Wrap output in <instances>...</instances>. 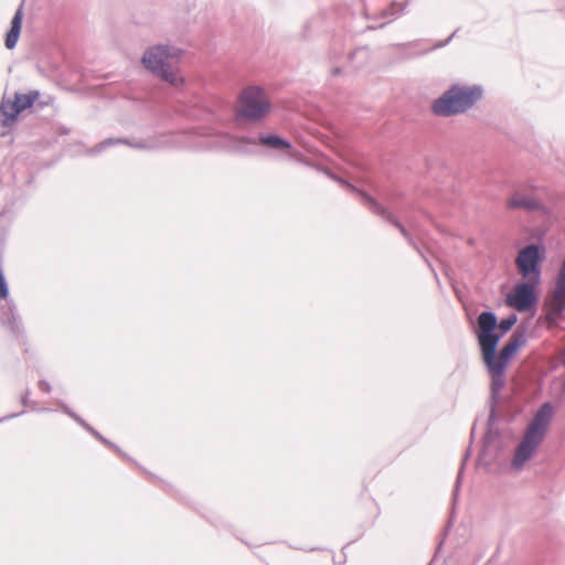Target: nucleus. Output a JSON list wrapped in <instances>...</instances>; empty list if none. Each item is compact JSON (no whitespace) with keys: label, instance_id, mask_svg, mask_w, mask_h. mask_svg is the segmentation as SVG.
Here are the masks:
<instances>
[{"label":"nucleus","instance_id":"8","mask_svg":"<svg viewBox=\"0 0 565 565\" xmlns=\"http://www.w3.org/2000/svg\"><path fill=\"white\" fill-rule=\"evenodd\" d=\"M540 284L525 279L516 284L513 290L507 295V305L520 312L527 311L537 301L536 289Z\"/></svg>","mask_w":565,"mask_h":565},{"label":"nucleus","instance_id":"5","mask_svg":"<svg viewBox=\"0 0 565 565\" xmlns=\"http://www.w3.org/2000/svg\"><path fill=\"white\" fill-rule=\"evenodd\" d=\"M480 87L452 86L433 104V113L437 116H452L469 109L480 97Z\"/></svg>","mask_w":565,"mask_h":565},{"label":"nucleus","instance_id":"21","mask_svg":"<svg viewBox=\"0 0 565 565\" xmlns=\"http://www.w3.org/2000/svg\"><path fill=\"white\" fill-rule=\"evenodd\" d=\"M120 140H116V142H119ZM115 143V140L113 139H108L106 141H104L102 145H100V148H104L105 146H108V145H113Z\"/></svg>","mask_w":565,"mask_h":565},{"label":"nucleus","instance_id":"17","mask_svg":"<svg viewBox=\"0 0 565 565\" xmlns=\"http://www.w3.org/2000/svg\"><path fill=\"white\" fill-rule=\"evenodd\" d=\"M516 315L512 313L509 317L502 319L499 323L497 322V327L500 329L501 335L510 331L516 323Z\"/></svg>","mask_w":565,"mask_h":565},{"label":"nucleus","instance_id":"6","mask_svg":"<svg viewBox=\"0 0 565 565\" xmlns=\"http://www.w3.org/2000/svg\"><path fill=\"white\" fill-rule=\"evenodd\" d=\"M544 250L536 244H531L519 250L515 258L518 273L525 280L541 282Z\"/></svg>","mask_w":565,"mask_h":565},{"label":"nucleus","instance_id":"20","mask_svg":"<svg viewBox=\"0 0 565 565\" xmlns=\"http://www.w3.org/2000/svg\"><path fill=\"white\" fill-rule=\"evenodd\" d=\"M39 387H40V390H42L43 392H46V393H49L51 391L50 384L45 381H41L39 383Z\"/></svg>","mask_w":565,"mask_h":565},{"label":"nucleus","instance_id":"15","mask_svg":"<svg viewBox=\"0 0 565 565\" xmlns=\"http://www.w3.org/2000/svg\"><path fill=\"white\" fill-rule=\"evenodd\" d=\"M226 141L223 143V147L230 150H244L245 145L256 143L255 140L249 138H241L236 139L231 136L225 137Z\"/></svg>","mask_w":565,"mask_h":565},{"label":"nucleus","instance_id":"24","mask_svg":"<svg viewBox=\"0 0 565 565\" xmlns=\"http://www.w3.org/2000/svg\"><path fill=\"white\" fill-rule=\"evenodd\" d=\"M563 364H564V366H565V354H564V358H563Z\"/></svg>","mask_w":565,"mask_h":565},{"label":"nucleus","instance_id":"10","mask_svg":"<svg viewBox=\"0 0 565 565\" xmlns=\"http://www.w3.org/2000/svg\"><path fill=\"white\" fill-rule=\"evenodd\" d=\"M21 113L20 107L18 106L17 102L13 99H3L0 105V114L3 117L1 119V124L3 126H11L13 125L19 115Z\"/></svg>","mask_w":565,"mask_h":565},{"label":"nucleus","instance_id":"4","mask_svg":"<svg viewBox=\"0 0 565 565\" xmlns=\"http://www.w3.org/2000/svg\"><path fill=\"white\" fill-rule=\"evenodd\" d=\"M271 102L267 92L256 85L242 89L237 98L236 118L250 122L262 121L270 111Z\"/></svg>","mask_w":565,"mask_h":565},{"label":"nucleus","instance_id":"16","mask_svg":"<svg viewBox=\"0 0 565 565\" xmlns=\"http://www.w3.org/2000/svg\"><path fill=\"white\" fill-rule=\"evenodd\" d=\"M10 310V317L8 319L0 318V322L8 327L12 332H18L20 330V318L15 312V307L11 306L9 308Z\"/></svg>","mask_w":565,"mask_h":565},{"label":"nucleus","instance_id":"14","mask_svg":"<svg viewBox=\"0 0 565 565\" xmlns=\"http://www.w3.org/2000/svg\"><path fill=\"white\" fill-rule=\"evenodd\" d=\"M259 141L260 143L274 149L290 148V143L287 140L275 135L262 136Z\"/></svg>","mask_w":565,"mask_h":565},{"label":"nucleus","instance_id":"9","mask_svg":"<svg viewBox=\"0 0 565 565\" xmlns=\"http://www.w3.org/2000/svg\"><path fill=\"white\" fill-rule=\"evenodd\" d=\"M509 209H522L525 211H537L542 209L541 202L532 195L515 192L507 203Z\"/></svg>","mask_w":565,"mask_h":565},{"label":"nucleus","instance_id":"2","mask_svg":"<svg viewBox=\"0 0 565 565\" xmlns=\"http://www.w3.org/2000/svg\"><path fill=\"white\" fill-rule=\"evenodd\" d=\"M552 416L553 406L550 403H544L534 415L521 443L515 449L511 463L512 468L515 470L523 469L525 462L534 456L544 440Z\"/></svg>","mask_w":565,"mask_h":565},{"label":"nucleus","instance_id":"1","mask_svg":"<svg viewBox=\"0 0 565 565\" xmlns=\"http://www.w3.org/2000/svg\"><path fill=\"white\" fill-rule=\"evenodd\" d=\"M497 316L491 311H483L477 319L476 335L481 350L482 360L491 376V393L497 397L505 384V370L519 349L525 344L522 333H514L495 355L501 334L495 332Z\"/></svg>","mask_w":565,"mask_h":565},{"label":"nucleus","instance_id":"3","mask_svg":"<svg viewBox=\"0 0 565 565\" xmlns=\"http://www.w3.org/2000/svg\"><path fill=\"white\" fill-rule=\"evenodd\" d=\"M182 51L178 47L156 45L143 53L142 64L148 71L173 87H180L184 83L178 67Z\"/></svg>","mask_w":565,"mask_h":565},{"label":"nucleus","instance_id":"19","mask_svg":"<svg viewBox=\"0 0 565 565\" xmlns=\"http://www.w3.org/2000/svg\"><path fill=\"white\" fill-rule=\"evenodd\" d=\"M393 9H396V11H395V12H393V13H388V11H384V12H383V15H384V17H388V20H387L388 22H390V21H392V20H394V19L398 15V13H399V12H402V10H403V9L401 8V6H396V4H393V6H392V10H393Z\"/></svg>","mask_w":565,"mask_h":565},{"label":"nucleus","instance_id":"13","mask_svg":"<svg viewBox=\"0 0 565 565\" xmlns=\"http://www.w3.org/2000/svg\"><path fill=\"white\" fill-rule=\"evenodd\" d=\"M39 97L40 93L38 90H31L28 94L15 93L14 100L20 107L21 111H23L24 109L32 107Z\"/></svg>","mask_w":565,"mask_h":565},{"label":"nucleus","instance_id":"11","mask_svg":"<svg viewBox=\"0 0 565 565\" xmlns=\"http://www.w3.org/2000/svg\"><path fill=\"white\" fill-rule=\"evenodd\" d=\"M364 204L375 214L383 216L386 221L394 223L399 230L401 233L408 238V233L403 225H401L392 215V213L387 212L384 207H382L377 202H375L367 194H362Z\"/></svg>","mask_w":565,"mask_h":565},{"label":"nucleus","instance_id":"12","mask_svg":"<svg viewBox=\"0 0 565 565\" xmlns=\"http://www.w3.org/2000/svg\"><path fill=\"white\" fill-rule=\"evenodd\" d=\"M21 25H22V10L20 8L13 15L12 21H11V29L7 33L6 46L9 50H12L13 47H15L17 42L20 36Z\"/></svg>","mask_w":565,"mask_h":565},{"label":"nucleus","instance_id":"23","mask_svg":"<svg viewBox=\"0 0 565 565\" xmlns=\"http://www.w3.org/2000/svg\"><path fill=\"white\" fill-rule=\"evenodd\" d=\"M338 73H339V70L334 68L333 74H338Z\"/></svg>","mask_w":565,"mask_h":565},{"label":"nucleus","instance_id":"18","mask_svg":"<svg viewBox=\"0 0 565 565\" xmlns=\"http://www.w3.org/2000/svg\"><path fill=\"white\" fill-rule=\"evenodd\" d=\"M70 416H72L77 423H79L85 429L90 431L96 438L102 440L104 444H108V440L104 438L98 431H96L93 427H90L83 418L72 413L71 411H66Z\"/></svg>","mask_w":565,"mask_h":565},{"label":"nucleus","instance_id":"22","mask_svg":"<svg viewBox=\"0 0 565 565\" xmlns=\"http://www.w3.org/2000/svg\"><path fill=\"white\" fill-rule=\"evenodd\" d=\"M109 447L114 448L117 450V452H120V449H117V447L115 445H113L110 441H108L107 444Z\"/></svg>","mask_w":565,"mask_h":565},{"label":"nucleus","instance_id":"7","mask_svg":"<svg viewBox=\"0 0 565 565\" xmlns=\"http://www.w3.org/2000/svg\"><path fill=\"white\" fill-rule=\"evenodd\" d=\"M546 319L556 321L565 311V256L554 278V286L546 300Z\"/></svg>","mask_w":565,"mask_h":565}]
</instances>
